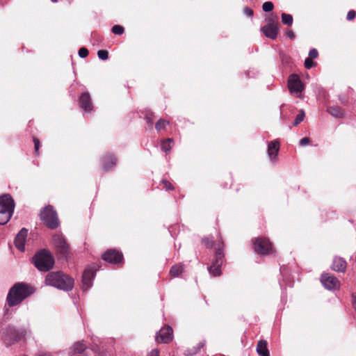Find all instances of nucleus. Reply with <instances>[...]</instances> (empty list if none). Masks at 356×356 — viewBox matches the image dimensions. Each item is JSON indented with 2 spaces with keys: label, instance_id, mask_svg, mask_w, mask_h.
Segmentation results:
<instances>
[{
  "label": "nucleus",
  "instance_id": "obj_1",
  "mask_svg": "<svg viewBox=\"0 0 356 356\" xmlns=\"http://www.w3.org/2000/svg\"><path fill=\"white\" fill-rule=\"evenodd\" d=\"M34 292V289L25 282L15 283L9 290L6 302L10 307L20 304Z\"/></svg>",
  "mask_w": 356,
  "mask_h": 356
},
{
  "label": "nucleus",
  "instance_id": "obj_2",
  "mask_svg": "<svg viewBox=\"0 0 356 356\" xmlns=\"http://www.w3.org/2000/svg\"><path fill=\"white\" fill-rule=\"evenodd\" d=\"M45 283L63 291H71L74 286V280L62 271L49 273Z\"/></svg>",
  "mask_w": 356,
  "mask_h": 356
},
{
  "label": "nucleus",
  "instance_id": "obj_3",
  "mask_svg": "<svg viewBox=\"0 0 356 356\" xmlns=\"http://www.w3.org/2000/svg\"><path fill=\"white\" fill-rule=\"evenodd\" d=\"M33 262L40 271L43 272H47L53 268L55 263L52 254L46 249L36 252L33 257Z\"/></svg>",
  "mask_w": 356,
  "mask_h": 356
},
{
  "label": "nucleus",
  "instance_id": "obj_4",
  "mask_svg": "<svg viewBox=\"0 0 356 356\" xmlns=\"http://www.w3.org/2000/svg\"><path fill=\"white\" fill-rule=\"evenodd\" d=\"M15 209L14 200L9 194L0 196V225L6 224L10 219Z\"/></svg>",
  "mask_w": 356,
  "mask_h": 356
},
{
  "label": "nucleus",
  "instance_id": "obj_5",
  "mask_svg": "<svg viewBox=\"0 0 356 356\" xmlns=\"http://www.w3.org/2000/svg\"><path fill=\"white\" fill-rule=\"evenodd\" d=\"M224 249L225 243L221 239L216 244L215 258L211 264L208 267V270L213 276H220L222 273L221 266L224 261Z\"/></svg>",
  "mask_w": 356,
  "mask_h": 356
},
{
  "label": "nucleus",
  "instance_id": "obj_6",
  "mask_svg": "<svg viewBox=\"0 0 356 356\" xmlns=\"http://www.w3.org/2000/svg\"><path fill=\"white\" fill-rule=\"evenodd\" d=\"M72 353L73 355H80V356H104L103 350H100L98 346L87 347L83 342H76L72 347Z\"/></svg>",
  "mask_w": 356,
  "mask_h": 356
},
{
  "label": "nucleus",
  "instance_id": "obj_7",
  "mask_svg": "<svg viewBox=\"0 0 356 356\" xmlns=\"http://www.w3.org/2000/svg\"><path fill=\"white\" fill-rule=\"evenodd\" d=\"M53 245L58 259H67L71 253L69 244L60 234H54L52 238Z\"/></svg>",
  "mask_w": 356,
  "mask_h": 356
},
{
  "label": "nucleus",
  "instance_id": "obj_8",
  "mask_svg": "<svg viewBox=\"0 0 356 356\" xmlns=\"http://www.w3.org/2000/svg\"><path fill=\"white\" fill-rule=\"evenodd\" d=\"M40 219L49 229H54L59 225V220L54 207L47 206L40 211Z\"/></svg>",
  "mask_w": 356,
  "mask_h": 356
},
{
  "label": "nucleus",
  "instance_id": "obj_9",
  "mask_svg": "<svg viewBox=\"0 0 356 356\" xmlns=\"http://www.w3.org/2000/svg\"><path fill=\"white\" fill-rule=\"evenodd\" d=\"M254 250L260 255H269L275 252L273 243L264 236L254 238L252 240Z\"/></svg>",
  "mask_w": 356,
  "mask_h": 356
},
{
  "label": "nucleus",
  "instance_id": "obj_10",
  "mask_svg": "<svg viewBox=\"0 0 356 356\" xmlns=\"http://www.w3.org/2000/svg\"><path fill=\"white\" fill-rule=\"evenodd\" d=\"M26 334V332L25 330H18L13 327H9L3 333L4 341L8 346H10L22 340L25 337Z\"/></svg>",
  "mask_w": 356,
  "mask_h": 356
},
{
  "label": "nucleus",
  "instance_id": "obj_11",
  "mask_svg": "<svg viewBox=\"0 0 356 356\" xmlns=\"http://www.w3.org/2000/svg\"><path fill=\"white\" fill-rule=\"evenodd\" d=\"M102 257L105 261L118 266H122L124 263L122 253L115 249H109L106 250Z\"/></svg>",
  "mask_w": 356,
  "mask_h": 356
},
{
  "label": "nucleus",
  "instance_id": "obj_12",
  "mask_svg": "<svg viewBox=\"0 0 356 356\" xmlns=\"http://www.w3.org/2000/svg\"><path fill=\"white\" fill-rule=\"evenodd\" d=\"M321 282L327 290H337L341 286L340 281L330 273H323L321 276Z\"/></svg>",
  "mask_w": 356,
  "mask_h": 356
},
{
  "label": "nucleus",
  "instance_id": "obj_13",
  "mask_svg": "<svg viewBox=\"0 0 356 356\" xmlns=\"http://www.w3.org/2000/svg\"><path fill=\"white\" fill-rule=\"evenodd\" d=\"M288 87L291 93L301 92L303 89V85L298 75L293 74L289 76L288 80Z\"/></svg>",
  "mask_w": 356,
  "mask_h": 356
},
{
  "label": "nucleus",
  "instance_id": "obj_14",
  "mask_svg": "<svg viewBox=\"0 0 356 356\" xmlns=\"http://www.w3.org/2000/svg\"><path fill=\"white\" fill-rule=\"evenodd\" d=\"M173 330L171 327L166 325L162 327L156 337L158 343H168L172 340Z\"/></svg>",
  "mask_w": 356,
  "mask_h": 356
},
{
  "label": "nucleus",
  "instance_id": "obj_15",
  "mask_svg": "<svg viewBox=\"0 0 356 356\" xmlns=\"http://www.w3.org/2000/svg\"><path fill=\"white\" fill-rule=\"evenodd\" d=\"M101 161L103 170L107 172L115 166L118 159L113 154L107 153L102 157Z\"/></svg>",
  "mask_w": 356,
  "mask_h": 356
},
{
  "label": "nucleus",
  "instance_id": "obj_16",
  "mask_svg": "<svg viewBox=\"0 0 356 356\" xmlns=\"http://www.w3.org/2000/svg\"><path fill=\"white\" fill-rule=\"evenodd\" d=\"M28 235V229L22 228L17 234L15 238V245L16 248L21 252L25 250V242Z\"/></svg>",
  "mask_w": 356,
  "mask_h": 356
},
{
  "label": "nucleus",
  "instance_id": "obj_17",
  "mask_svg": "<svg viewBox=\"0 0 356 356\" xmlns=\"http://www.w3.org/2000/svg\"><path fill=\"white\" fill-rule=\"evenodd\" d=\"M80 107L85 111L90 112L92 110L93 106L90 94L88 92H83L79 97Z\"/></svg>",
  "mask_w": 356,
  "mask_h": 356
},
{
  "label": "nucleus",
  "instance_id": "obj_18",
  "mask_svg": "<svg viewBox=\"0 0 356 356\" xmlns=\"http://www.w3.org/2000/svg\"><path fill=\"white\" fill-rule=\"evenodd\" d=\"M347 268V263L345 259L340 257H335L331 266V268L338 273H345Z\"/></svg>",
  "mask_w": 356,
  "mask_h": 356
},
{
  "label": "nucleus",
  "instance_id": "obj_19",
  "mask_svg": "<svg viewBox=\"0 0 356 356\" xmlns=\"http://www.w3.org/2000/svg\"><path fill=\"white\" fill-rule=\"evenodd\" d=\"M278 30L279 26L271 24H266L261 28V31L265 36L272 40H275L277 38Z\"/></svg>",
  "mask_w": 356,
  "mask_h": 356
},
{
  "label": "nucleus",
  "instance_id": "obj_20",
  "mask_svg": "<svg viewBox=\"0 0 356 356\" xmlns=\"http://www.w3.org/2000/svg\"><path fill=\"white\" fill-rule=\"evenodd\" d=\"M280 149V143L278 140H273L268 143V154L272 161L275 160Z\"/></svg>",
  "mask_w": 356,
  "mask_h": 356
},
{
  "label": "nucleus",
  "instance_id": "obj_21",
  "mask_svg": "<svg viewBox=\"0 0 356 356\" xmlns=\"http://www.w3.org/2000/svg\"><path fill=\"white\" fill-rule=\"evenodd\" d=\"M95 270L91 268H88L84 270L82 277V282L87 288L91 284V281L95 276Z\"/></svg>",
  "mask_w": 356,
  "mask_h": 356
},
{
  "label": "nucleus",
  "instance_id": "obj_22",
  "mask_svg": "<svg viewBox=\"0 0 356 356\" xmlns=\"http://www.w3.org/2000/svg\"><path fill=\"white\" fill-rule=\"evenodd\" d=\"M327 112L336 118H343L346 113L344 109L339 106H328Z\"/></svg>",
  "mask_w": 356,
  "mask_h": 356
},
{
  "label": "nucleus",
  "instance_id": "obj_23",
  "mask_svg": "<svg viewBox=\"0 0 356 356\" xmlns=\"http://www.w3.org/2000/svg\"><path fill=\"white\" fill-rule=\"evenodd\" d=\"M257 352L259 356H270L269 350L267 348V341L260 340L257 345Z\"/></svg>",
  "mask_w": 356,
  "mask_h": 356
},
{
  "label": "nucleus",
  "instance_id": "obj_24",
  "mask_svg": "<svg viewBox=\"0 0 356 356\" xmlns=\"http://www.w3.org/2000/svg\"><path fill=\"white\" fill-rule=\"evenodd\" d=\"M220 239L223 241L222 236L220 234L218 235V239L216 243H214L213 240L209 237H204L202 238V243L207 248H214L216 249V244L220 241Z\"/></svg>",
  "mask_w": 356,
  "mask_h": 356
},
{
  "label": "nucleus",
  "instance_id": "obj_25",
  "mask_svg": "<svg viewBox=\"0 0 356 356\" xmlns=\"http://www.w3.org/2000/svg\"><path fill=\"white\" fill-rule=\"evenodd\" d=\"M184 269V268L183 264H175L171 267L170 275L171 277H177L183 273Z\"/></svg>",
  "mask_w": 356,
  "mask_h": 356
},
{
  "label": "nucleus",
  "instance_id": "obj_26",
  "mask_svg": "<svg viewBox=\"0 0 356 356\" xmlns=\"http://www.w3.org/2000/svg\"><path fill=\"white\" fill-rule=\"evenodd\" d=\"M174 140L172 138H167L166 140H163L161 143V149L165 152H170Z\"/></svg>",
  "mask_w": 356,
  "mask_h": 356
},
{
  "label": "nucleus",
  "instance_id": "obj_27",
  "mask_svg": "<svg viewBox=\"0 0 356 356\" xmlns=\"http://www.w3.org/2000/svg\"><path fill=\"white\" fill-rule=\"evenodd\" d=\"M282 22L284 24H286L289 26H291L293 24V17L290 14L282 13Z\"/></svg>",
  "mask_w": 356,
  "mask_h": 356
},
{
  "label": "nucleus",
  "instance_id": "obj_28",
  "mask_svg": "<svg viewBox=\"0 0 356 356\" xmlns=\"http://www.w3.org/2000/svg\"><path fill=\"white\" fill-rule=\"evenodd\" d=\"M266 24H271L279 26L278 17L276 15L271 14L267 19Z\"/></svg>",
  "mask_w": 356,
  "mask_h": 356
},
{
  "label": "nucleus",
  "instance_id": "obj_29",
  "mask_svg": "<svg viewBox=\"0 0 356 356\" xmlns=\"http://www.w3.org/2000/svg\"><path fill=\"white\" fill-rule=\"evenodd\" d=\"M168 122L163 119H160L156 123V129L158 131H160L163 129H164L168 124Z\"/></svg>",
  "mask_w": 356,
  "mask_h": 356
},
{
  "label": "nucleus",
  "instance_id": "obj_30",
  "mask_svg": "<svg viewBox=\"0 0 356 356\" xmlns=\"http://www.w3.org/2000/svg\"><path fill=\"white\" fill-rule=\"evenodd\" d=\"M111 31L115 35H122L124 33V28L120 25H114Z\"/></svg>",
  "mask_w": 356,
  "mask_h": 356
},
{
  "label": "nucleus",
  "instance_id": "obj_31",
  "mask_svg": "<svg viewBox=\"0 0 356 356\" xmlns=\"http://www.w3.org/2000/svg\"><path fill=\"white\" fill-rule=\"evenodd\" d=\"M273 8L274 5L271 1H266L262 5V9L264 12H270Z\"/></svg>",
  "mask_w": 356,
  "mask_h": 356
},
{
  "label": "nucleus",
  "instance_id": "obj_32",
  "mask_svg": "<svg viewBox=\"0 0 356 356\" xmlns=\"http://www.w3.org/2000/svg\"><path fill=\"white\" fill-rule=\"evenodd\" d=\"M305 118V113L303 111H301L300 113L296 116L294 122H293V126H297L302 121H303Z\"/></svg>",
  "mask_w": 356,
  "mask_h": 356
},
{
  "label": "nucleus",
  "instance_id": "obj_33",
  "mask_svg": "<svg viewBox=\"0 0 356 356\" xmlns=\"http://www.w3.org/2000/svg\"><path fill=\"white\" fill-rule=\"evenodd\" d=\"M304 65L306 69H311L312 67L316 65V63L314 62L313 59L307 58L305 60Z\"/></svg>",
  "mask_w": 356,
  "mask_h": 356
},
{
  "label": "nucleus",
  "instance_id": "obj_34",
  "mask_svg": "<svg viewBox=\"0 0 356 356\" xmlns=\"http://www.w3.org/2000/svg\"><path fill=\"white\" fill-rule=\"evenodd\" d=\"M98 57L103 60L108 59V52L106 50H99L97 52Z\"/></svg>",
  "mask_w": 356,
  "mask_h": 356
},
{
  "label": "nucleus",
  "instance_id": "obj_35",
  "mask_svg": "<svg viewBox=\"0 0 356 356\" xmlns=\"http://www.w3.org/2000/svg\"><path fill=\"white\" fill-rule=\"evenodd\" d=\"M33 141L34 143L35 153L36 155H38L39 154V149L40 147V142L39 139L37 138L36 137L33 138Z\"/></svg>",
  "mask_w": 356,
  "mask_h": 356
},
{
  "label": "nucleus",
  "instance_id": "obj_36",
  "mask_svg": "<svg viewBox=\"0 0 356 356\" xmlns=\"http://www.w3.org/2000/svg\"><path fill=\"white\" fill-rule=\"evenodd\" d=\"M88 54L89 51L88 49H86V47H81L79 50V56L81 58H86V56H88Z\"/></svg>",
  "mask_w": 356,
  "mask_h": 356
},
{
  "label": "nucleus",
  "instance_id": "obj_37",
  "mask_svg": "<svg viewBox=\"0 0 356 356\" xmlns=\"http://www.w3.org/2000/svg\"><path fill=\"white\" fill-rule=\"evenodd\" d=\"M162 184L163 185V187L165 188V190H174V187L172 184L168 180L163 179L162 181Z\"/></svg>",
  "mask_w": 356,
  "mask_h": 356
},
{
  "label": "nucleus",
  "instance_id": "obj_38",
  "mask_svg": "<svg viewBox=\"0 0 356 356\" xmlns=\"http://www.w3.org/2000/svg\"><path fill=\"white\" fill-rule=\"evenodd\" d=\"M318 56V52L316 49H312L309 52V57L311 59H315Z\"/></svg>",
  "mask_w": 356,
  "mask_h": 356
},
{
  "label": "nucleus",
  "instance_id": "obj_39",
  "mask_svg": "<svg viewBox=\"0 0 356 356\" xmlns=\"http://www.w3.org/2000/svg\"><path fill=\"white\" fill-rule=\"evenodd\" d=\"M281 60L282 63L289 64L291 63V58L289 56L285 54H281Z\"/></svg>",
  "mask_w": 356,
  "mask_h": 356
},
{
  "label": "nucleus",
  "instance_id": "obj_40",
  "mask_svg": "<svg viewBox=\"0 0 356 356\" xmlns=\"http://www.w3.org/2000/svg\"><path fill=\"white\" fill-rule=\"evenodd\" d=\"M145 119L147 122L148 124H149L150 126H152L153 124V122H154V115L153 113H147L146 115H145Z\"/></svg>",
  "mask_w": 356,
  "mask_h": 356
},
{
  "label": "nucleus",
  "instance_id": "obj_41",
  "mask_svg": "<svg viewBox=\"0 0 356 356\" xmlns=\"http://www.w3.org/2000/svg\"><path fill=\"white\" fill-rule=\"evenodd\" d=\"M356 17V12L353 10H349L347 14V19L349 21L353 20Z\"/></svg>",
  "mask_w": 356,
  "mask_h": 356
},
{
  "label": "nucleus",
  "instance_id": "obj_42",
  "mask_svg": "<svg viewBox=\"0 0 356 356\" xmlns=\"http://www.w3.org/2000/svg\"><path fill=\"white\" fill-rule=\"evenodd\" d=\"M243 13L248 17H252L254 13H253V10L250 8L245 7L243 8Z\"/></svg>",
  "mask_w": 356,
  "mask_h": 356
},
{
  "label": "nucleus",
  "instance_id": "obj_43",
  "mask_svg": "<svg viewBox=\"0 0 356 356\" xmlns=\"http://www.w3.org/2000/svg\"><path fill=\"white\" fill-rule=\"evenodd\" d=\"M310 143V139L307 137L302 138L300 140V145L302 146L306 145Z\"/></svg>",
  "mask_w": 356,
  "mask_h": 356
},
{
  "label": "nucleus",
  "instance_id": "obj_44",
  "mask_svg": "<svg viewBox=\"0 0 356 356\" xmlns=\"http://www.w3.org/2000/svg\"><path fill=\"white\" fill-rule=\"evenodd\" d=\"M147 356H159V352L157 349L152 350Z\"/></svg>",
  "mask_w": 356,
  "mask_h": 356
},
{
  "label": "nucleus",
  "instance_id": "obj_45",
  "mask_svg": "<svg viewBox=\"0 0 356 356\" xmlns=\"http://www.w3.org/2000/svg\"><path fill=\"white\" fill-rule=\"evenodd\" d=\"M339 101L340 102L343 104V105H346L348 104V99L346 97H343V96H339Z\"/></svg>",
  "mask_w": 356,
  "mask_h": 356
},
{
  "label": "nucleus",
  "instance_id": "obj_46",
  "mask_svg": "<svg viewBox=\"0 0 356 356\" xmlns=\"http://www.w3.org/2000/svg\"><path fill=\"white\" fill-rule=\"evenodd\" d=\"M286 35L291 40L294 39L295 38V34L292 31H288L286 32Z\"/></svg>",
  "mask_w": 356,
  "mask_h": 356
},
{
  "label": "nucleus",
  "instance_id": "obj_47",
  "mask_svg": "<svg viewBox=\"0 0 356 356\" xmlns=\"http://www.w3.org/2000/svg\"><path fill=\"white\" fill-rule=\"evenodd\" d=\"M38 356H51V355L47 353H40Z\"/></svg>",
  "mask_w": 356,
  "mask_h": 356
},
{
  "label": "nucleus",
  "instance_id": "obj_48",
  "mask_svg": "<svg viewBox=\"0 0 356 356\" xmlns=\"http://www.w3.org/2000/svg\"><path fill=\"white\" fill-rule=\"evenodd\" d=\"M353 305H354L355 309H356V296L355 297Z\"/></svg>",
  "mask_w": 356,
  "mask_h": 356
},
{
  "label": "nucleus",
  "instance_id": "obj_49",
  "mask_svg": "<svg viewBox=\"0 0 356 356\" xmlns=\"http://www.w3.org/2000/svg\"><path fill=\"white\" fill-rule=\"evenodd\" d=\"M53 3H56L58 0H51Z\"/></svg>",
  "mask_w": 356,
  "mask_h": 356
}]
</instances>
